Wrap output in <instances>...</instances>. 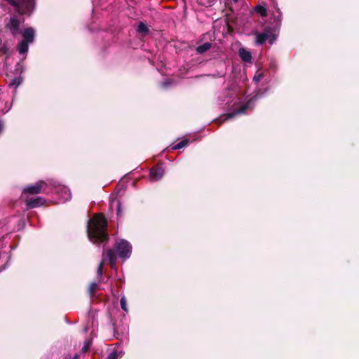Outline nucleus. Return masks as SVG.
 <instances>
[{"label": "nucleus", "mask_w": 359, "mask_h": 359, "mask_svg": "<svg viewBox=\"0 0 359 359\" xmlns=\"http://www.w3.org/2000/svg\"><path fill=\"white\" fill-rule=\"evenodd\" d=\"M48 187L44 181L40 180L35 184L29 185L23 189V194H38L43 192Z\"/></svg>", "instance_id": "nucleus-7"}, {"label": "nucleus", "mask_w": 359, "mask_h": 359, "mask_svg": "<svg viewBox=\"0 0 359 359\" xmlns=\"http://www.w3.org/2000/svg\"><path fill=\"white\" fill-rule=\"evenodd\" d=\"M247 109H248V106L246 104H244V105H242L241 107H239L237 109L236 112L229 113V114H226L222 115V116H220V118L219 119V123H222L234 117V116L236 114L244 113Z\"/></svg>", "instance_id": "nucleus-10"}, {"label": "nucleus", "mask_w": 359, "mask_h": 359, "mask_svg": "<svg viewBox=\"0 0 359 359\" xmlns=\"http://www.w3.org/2000/svg\"><path fill=\"white\" fill-rule=\"evenodd\" d=\"M256 42L259 45L264 44L266 40L269 38V34L268 33V31L266 29L264 30L262 33H257L256 34Z\"/></svg>", "instance_id": "nucleus-11"}, {"label": "nucleus", "mask_w": 359, "mask_h": 359, "mask_svg": "<svg viewBox=\"0 0 359 359\" xmlns=\"http://www.w3.org/2000/svg\"><path fill=\"white\" fill-rule=\"evenodd\" d=\"M100 289L99 284L95 282H93L90 284L88 288V294L90 298H93L95 296V293Z\"/></svg>", "instance_id": "nucleus-12"}, {"label": "nucleus", "mask_w": 359, "mask_h": 359, "mask_svg": "<svg viewBox=\"0 0 359 359\" xmlns=\"http://www.w3.org/2000/svg\"><path fill=\"white\" fill-rule=\"evenodd\" d=\"M239 55L244 62H250L252 59L251 53L244 48H240Z\"/></svg>", "instance_id": "nucleus-15"}, {"label": "nucleus", "mask_w": 359, "mask_h": 359, "mask_svg": "<svg viewBox=\"0 0 359 359\" xmlns=\"http://www.w3.org/2000/svg\"><path fill=\"white\" fill-rule=\"evenodd\" d=\"M189 143V140L187 139H184L177 144L171 146L170 149L171 150H177L186 147Z\"/></svg>", "instance_id": "nucleus-17"}, {"label": "nucleus", "mask_w": 359, "mask_h": 359, "mask_svg": "<svg viewBox=\"0 0 359 359\" xmlns=\"http://www.w3.org/2000/svg\"><path fill=\"white\" fill-rule=\"evenodd\" d=\"M118 354L116 351H112L110 353L105 359H117Z\"/></svg>", "instance_id": "nucleus-21"}, {"label": "nucleus", "mask_w": 359, "mask_h": 359, "mask_svg": "<svg viewBox=\"0 0 359 359\" xmlns=\"http://www.w3.org/2000/svg\"><path fill=\"white\" fill-rule=\"evenodd\" d=\"M23 79L22 76L15 77L12 79L8 86L14 88V93H16V88L22 83Z\"/></svg>", "instance_id": "nucleus-14"}, {"label": "nucleus", "mask_w": 359, "mask_h": 359, "mask_svg": "<svg viewBox=\"0 0 359 359\" xmlns=\"http://www.w3.org/2000/svg\"><path fill=\"white\" fill-rule=\"evenodd\" d=\"M121 307L124 311H128L126 299L125 297H122L120 300Z\"/></svg>", "instance_id": "nucleus-20"}, {"label": "nucleus", "mask_w": 359, "mask_h": 359, "mask_svg": "<svg viewBox=\"0 0 359 359\" xmlns=\"http://www.w3.org/2000/svg\"><path fill=\"white\" fill-rule=\"evenodd\" d=\"M102 257L103 259L100 263L97 270V276L99 278H101V276H102L103 267L105 261L108 262L111 269H114L116 266V264L117 255L116 254L114 249H109L106 252H103Z\"/></svg>", "instance_id": "nucleus-5"}, {"label": "nucleus", "mask_w": 359, "mask_h": 359, "mask_svg": "<svg viewBox=\"0 0 359 359\" xmlns=\"http://www.w3.org/2000/svg\"><path fill=\"white\" fill-rule=\"evenodd\" d=\"M234 2H238V0H233Z\"/></svg>", "instance_id": "nucleus-27"}, {"label": "nucleus", "mask_w": 359, "mask_h": 359, "mask_svg": "<svg viewBox=\"0 0 359 359\" xmlns=\"http://www.w3.org/2000/svg\"><path fill=\"white\" fill-rule=\"evenodd\" d=\"M20 15L29 16L34 10L35 0H5Z\"/></svg>", "instance_id": "nucleus-3"}, {"label": "nucleus", "mask_w": 359, "mask_h": 359, "mask_svg": "<svg viewBox=\"0 0 359 359\" xmlns=\"http://www.w3.org/2000/svg\"><path fill=\"white\" fill-rule=\"evenodd\" d=\"M164 169L162 164L157 163L156 165L150 169L149 176L153 181H158L161 180L164 175Z\"/></svg>", "instance_id": "nucleus-8"}, {"label": "nucleus", "mask_w": 359, "mask_h": 359, "mask_svg": "<svg viewBox=\"0 0 359 359\" xmlns=\"http://www.w3.org/2000/svg\"><path fill=\"white\" fill-rule=\"evenodd\" d=\"M255 11L257 13H259L262 17H266L267 15V11L266 8L261 5H257L255 6Z\"/></svg>", "instance_id": "nucleus-18"}, {"label": "nucleus", "mask_w": 359, "mask_h": 359, "mask_svg": "<svg viewBox=\"0 0 359 359\" xmlns=\"http://www.w3.org/2000/svg\"><path fill=\"white\" fill-rule=\"evenodd\" d=\"M92 345V339H88L85 341L84 345L81 348V352L85 353H87Z\"/></svg>", "instance_id": "nucleus-19"}, {"label": "nucleus", "mask_w": 359, "mask_h": 359, "mask_svg": "<svg viewBox=\"0 0 359 359\" xmlns=\"http://www.w3.org/2000/svg\"><path fill=\"white\" fill-rule=\"evenodd\" d=\"M198 4L200 5H204V3L202 1V0H196Z\"/></svg>", "instance_id": "nucleus-25"}, {"label": "nucleus", "mask_w": 359, "mask_h": 359, "mask_svg": "<svg viewBox=\"0 0 359 359\" xmlns=\"http://www.w3.org/2000/svg\"><path fill=\"white\" fill-rule=\"evenodd\" d=\"M262 74H259V75H257V76H255L254 77V80H255V81H256L257 82H258V81H260V79H262Z\"/></svg>", "instance_id": "nucleus-24"}, {"label": "nucleus", "mask_w": 359, "mask_h": 359, "mask_svg": "<svg viewBox=\"0 0 359 359\" xmlns=\"http://www.w3.org/2000/svg\"><path fill=\"white\" fill-rule=\"evenodd\" d=\"M114 248L120 258L126 259L130 257L132 252V245L128 241L124 239L117 241Z\"/></svg>", "instance_id": "nucleus-6"}, {"label": "nucleus", "mask_w": 359, "mask_h": 359, "mask_svg": "<svg viewBox=\"0 0 359 359\" xmlns=\"http://www.w3.org/2000/svg\"><path fill=\"white\" fill-rule=\"evenodd\" d=\"M8 50L9 48L5 43L0 47V52H1L4 54H6L8 52Z\"/></svg>", "instance_id": "nucleus-22"}, {"label": "nucleus", "mask_w": 359, "mask_h": 359, "mask_svg": "<svg viewBox=\"0 0 359 359\" xmlns=\"http://www.w3.org/2000/svg\"><path fill=\"white\" fill-rule=\"evenodd\" d=\"M137 31L142 34L143 36H145L147 35V34H149V28L147 27V25L142 22H140L137 26Z\"/></svg>", "instance_id": "nucleus-16"}, {"label": "nucleus", "mask_w": 359, "mask_h": 359, "mask_svg": "<svg viewBox=\"0 0 359 359\" xmlns=\"http://www.w3.org/2000/svg\"><path fill=\"white\" fill-rule=\"evenodd\" d=\"M108 222L102 214L95 215L88 220L87 233L88 238L94 243L100 244L109 241Z\"/></svg>", "instance_id": "nucleus-1"}, {"label": "nucleus", "mask_w": 359, "mask_h": 359, "mask_svg": "<svg viewBox=\"0 0 359 359\" xmlns=\"http://www.w3.org/2000/svg\"><path fill=\"white\" fill-rule=\"evenodd\" d=\"M79 355L76 354L72 359H79Z\"/></svg>", "instance_id": "nucleus-26"}, {"label": "nucleus", "mask_w": 359, "mask_h": 359, "mask_svg": "<svg viewBox=\"0 0 359 359\" xmlns=\"http://www.w3.org/2000/svg\"><path fill=\"white\" fill-rule=\"evenodd\" d=\"M212 48V43L210 42H205L203 44L198 46L196 48V51L198 54H203Z\"/></svg>", "instance_id": "nucleus-13"}, {"label": "nucleus", "mask_w": 359, "mask_h": 359, "mask_svg": "<svg viewBox=\"0 0 359 359\" xmlns=\"http://www.w3.org/2000/svg\"><path fill=\"white\" fill-rule=\"evenodd\" d=\"M46 202V200L42 197H27L25 199V204L28 208H35L36 207H40L43 205Z\"/></svg>", "instance_id": "nucleus-9"}, {"label": "nucleus", "mask_w": 359, "mask_h": 359, "mask_svg": "<svg viewBox=\"0 0 359 359\" xmlns=\"http://www.w3.org/2000/svg\"><path fill=\"white\" fill-rule=\"evenodd\" d=\"M24 15L19 13H13L10 15L9 18H6L4 20V28L14 38L20 36L22 31L25 29V18Z\"/></svg>", "instance_id": "nucleus-2"}, {"label": "nucleus", "mask_w": 359, "mask_h": 359, "mask_svg": "<svg viewBox=\"0 0 359 359\" xmlns=\"http://www.w3.org/2000/svg\"><path fill=\"white\" fill-rule=\"evenodd\" d=\"M22 39L18 45V50L20 54H26L29 49V44L32 43L35 38V30L33 27H29L25 28L20 34Z\"/></svg>", "instance_id": "nucleus-4"}, {"label": "nucleus", "mask_w": 359, "mask_h": 359, "mask_svg": "<svg viewBox=\"0 0 359 359\" xmlns=\"http://www.w3.org/2000/svg\"><path fill=\"white\" fill-rule=\"evenodd\" d=\"M121 202L119 201H116V214L118 216H120L121 215Z\"/></svg>", "instance_id": "nucleus-23"}]
</instances>
